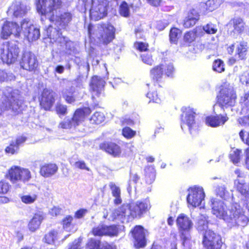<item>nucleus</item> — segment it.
<instances>
[{
	"label": "nucleus",
	"mask_w": 249,
	"mask_h": 249,
	"mask_svg": "<svg viewBox=\"0 0 249 249\" xmlns=\"http://www.w3.org/2000/svg\"><path fill=\"white\" fill-rule=\"evenodd\" d=\"M238 122L242 125L249 126V116H245L238 119Z\"/></svg>",
	"instance_id": "obj_64"
},
{
	"label": "nucleus",
	"mask_w": 249,
	"mask_h": 249,
	"mask_svg": "<svg viewBox=\"0 0 249 249\" xmlns=\"http://www.w3.org/2000/svg\"><path fill=\"white\" fill-rule=\"evenodd\" d=\"M14 76L12 73H7L3 71L0 70V81H7L12 80Z\"/></svg>",
	"instance_id": "obj_55"
},
{
	"label": "nucleus",
	"mask_w": 249,
	"mask_h": 249,
	"mask_svg": "<svg viewBox=\"0 0 249 249\" xmlns=\"http://www.w3.org/2000/svg\"><path fill=\"white\" fill-rule=\"evenodd\" d=\"M231 23L233 25L234 32L235 33H241L245 29V23L243 19L240 18H233L231 20Z\"/></svg>",
	"instance_id": "obj_32"
},
{
	"label": "nucleus",
	"mask_w": 249,
	"mask_h": 249,
	"mask_svg": "<svg viewBox=\"0 0 249 249\" xmlns=\"http://www.w3.org/2000/svg\"><path fill=\"white\" fill-rule=\"evenodd\" d=\"M21 31V26L20 27L17 23L6 21L2 26L0 36L3 39H7L12 35L18 37Z\"/></svg>",
	"instance_id": "obj_10"
},
{
	"label": "nucleus",
	"mask_w": 249,
	"mask_h": 249,
	"mask_svg": "<svg viewBox=\"0 0 249 249\" xmlns=\"http://www.w3.org/2000/svg\"><path fill=\"white\" fill-rule=\"evenodd\" d=\"M92 233L95 236L105 235L104 225H99L92 229Z\"/></svg>",
	"instance_id": "obj_51"
},
{
	"label": "nucleus",
	"mask_w": 249,
	"mask_h": 249,
	"mask_svg": "<svg viewBox=\"0 0 249 249\" xmlns=\"http://www.w3.org/2000/svg\"><path fill=\"white\" fill-rule=\"evenodd\" d=\"M107 9L106 3H100L97 5H93L90 9V16L95 20H99L107 14Z\"/></svg>",
	"instance_id": "obj_19"
},
{
	"label": "nucleus",
	"mask_w": 249,
	"mask_h": 249,
	"mask_svg": "<svg viewBox=\"0 0 249 249\" xmlns=\"http://www.w3.org/2000/svg\"><path fill=\"white\" fill-rule=\"evenodd\" d=\"M248 52L247 43L244 41L235 43V54L239 59L242 60L246 58Z\"/></svg>",
	"instance_id": "obj_29"
},
{
	"label": "nucleus",
	"mask_w": 249,
	"mask_h": 249,
	"mask_svg": "<svg viewBox=\"0 0 249 249\" xmlns=\"http://www.w3.org/2000/svg\"><path fill=\"white\" fill-rule=\"evenodd\" d=\"M56 37L53 36V39L56 42L58 45H59L60 50H64L65 43L63 39H60L61 38H66L65 37L62 36L61 33H59V31H56Z\"/></svg>",
	"instance_id": "obj_47"
},
{
	"label": "nucleus",
	"mask_w": 249,
	"mask_h": 249,
	"mask_svg": "<svg viewBox=\"0 0 249 249\" xmlns=\"http://www.w3.org/2000/svg\"><path fill=\"white\" fill-rule=\"evenodd\" d=\"M147 97L149 98L150 101L157 103L160 102V99L159 98L156 91L149 92L147 94Z\"/></svg>",
	"instance_id": "obj_57"
},
{
	"label": "nucleus",
	"mask_w": 249,
	"mask_h": 249,
	"mask_svg": "<svg viewBox=\"0 0 249 249\" xmlns=\"http://www.w3.org/2000/svg\"><path fill=\"white\" fill-rule=\"evenodd\" d=\"M109 186L111 190V193L113 196H118L121 195V190L120 188L114 183L110 182Z\"/></svg>",
	"instance_id": "obj_54"
},
{
	"label": "nucleus",
	"mask_w": 249,
	"mask_h": 249,
	"mask_svg": "<svg viewBox=\"0 0 249 249\" xmlns=\"http://www.w3.org/2000/svg\"><path fill=\"white\" fill-rule=\"evenodd\" d=\"M56 111L58 114L65 115L67 113V106L65 105L57 104L56 106Z\"/></svg>",
	"instance_id": "obj_59"
},
{
	"label": "nucleus",
	"mask_w": 249,
	"mask_h": 249,
	"mask_svg": "<svg viewBox=\"0 0 249 249\" xmlns=\"http://www.w3.org/2000/svg\"><path fill=\"white\" fill-rule=\"evenodd\" d=\"M29 10L26 5L20 1H15L9 8L8 12L16 17H20L25 15Z\"/></svg>",
	"instance_id": "obj_17"
},
{
	"label": "nucleus",
	"mask_w": 249,
	"mask_h": 249,
	"mask_svg": "<svg viewBox=\"0 0 249 249\" xmlns=\"http://www.w3.org/2000/svg\"><path fill=\"white\" fill-rule=\"evenodd\" d=\"M105 119L103 113L96 111L91 117L90 122L91 124H100L104 121Z\"/></svg>",
	"instance_id": "obj_34"
},
{
	"label": "nucleus",
	"mask_w": 249,
	"mask_h": 249,
	"mask_svg": "<svg viewBox=\"0 0 249 249\" xmlns=\"http://www.w3.org/2000/svg\"><path fill=\"white\" fill-rule=\"evenodd\" d=\"M57 14V12L56 13H54L55 18L54 19V20H51V21L54 22L55 24L57 26L63 27L67 24L71 19V16L70 13L64 12L59 16H58Z\"/></svg>",
	"instance_id": "obj_23"
},
{
	"label": "nucleus",
	"mask_w": 249,
	"mask_h": 249,
	"mask_svg": "<svg viewBox=\"0 0 249 249\" xmlns=\"http://www.w3.org/2000/svg\"><path fill=\"white\" fill-rule=\"evenodd\" d=\"M222 2V0H208L206 2L200 4V10L203 12L213 11L218 8Z\"/></svg>",
	"instance_id": "obj_26"
},
{
	"label": "nucleus",
	"mask_w": 249,
	"mask_h": 249,
	"mask_svg": "<svg viewBox=\"0 0 249 249\" xmlns=\"http://www.w3.org/2000/svg\"><path fill=\"white\" fill-rule=\"evenodd\" d=\"M100 147L114 157H119L122 152L120 146L114 142H104L101 143Z\"/></svg>",
	"instance_id": "obj_21"
},
{
	"label": "nucleus",
	"mask_w": 249,
	"mask_h": 249,
	"mask_svg": "<svg viewBox=\"0 0 249 249\" xmlns=\"http://www.w3.org/2000/svg\"><path fill=\"white\" fill-rule=\"evenodd\" d=\"M37 196L35 194H25L20 196L21 201L26 204L34 203L37 199Z\"/></svg>",
	"instance_id": "obj_35"
},
{
	"label": "nucleus",
	"mask_w": 249,
	"mask_h": 249,
	"mask_svg": "<svg viewBox=\"0 0 249 249\" xmlns=\"http://www.w3.org/2000/svg\"><path fill=\"white\" fill-rule=\"evenodd\" d=\"M235 184L236 186L237 190L242 195L245 196L246 197L249 196V186L247 184L236 180L235 181Z\"/></svg>",
	"instance_id": "obj_31"
},
{
	"label": "nucleus",
	"mask_w": 249,
	"mask_h": 249,
	"mask_svg": "<svg viewBox=\"0 0 249 249\" xmlns=\"http://www.w3.org/2000/svg\"><path fill=\"white\" fill-rule=\"evenodd\" d=\"M73 91V89L71 88L70 90L65 89L63 92V97L68 103L71 104L75 101Z\"/></svg>",
	"instance_id": "obj_38"
},
{
	"label": "nucleus",
	"mask_w": 249,
	"mask_h": 249,
	"mask_svg": "<svg viewBox=\"0 0 249 249\" xmlns=\"http://www.w3.org/2000/svg\"><path fill=\"white\" fill-rule=\"evenodd\" d=\"M213 71L218 72H222L225 71L224 62L220 59L215 60L213 65Z\"/></svg>",
	"instance_id": "obj_43"
},
{
	"label": "nucleus",
	"mask_w": 249,
	"mask_h": 249,
	"mask_svg": "<svg viewBox=\"0 0 249 249\" xmlns=\"http://www.w3.org/2000/svg\"><path fill=\"white\" fill-rule=\"evenodd\" d=\"M196 226L198 231L203 235V246L210 248L211 242L214 240V237L219 235L209 229L207 218L205 216L200 215L199 217Z\"/></svg>",
	"instance_id": "obj_6"
},
{
	"label": "nucleus",
	"mask_w": 249,
	"mask_h": 249,
	"mask_svg": "<svg viewBox=\"0 0 249 249\" xmlns=\"http://www.w3.org/2000/svg\"><path fill=\"white\" fill-rule=\"evenodd\" d=\"M241 151L236 149L230 154V158L234 163H238L240 160Z\"/></svg>",
	"instance_id": "obj_53"
},
{
	"label": "nucleus",
	"mask_w": 249,
	"mask_h": 249,
	"mask_svg": "<svg viewBox=\"0 0 249 249\" xmlns=\"http://www.w3.org/2000/svg\"><path fill=\"white\" fill-rule=\"evenodd\" d=\"M21 29H24L23 33L29 41L36 40L40 36L39 30L31 24L28 19H24L21 23Z\"/></svg>",
	"instance_id": "obj_12"
},
{
	"label": "nucleus",
	"mask_w": 249,
	"mask_h": 249,
	"mask_svg": "<svg viewBox=\"0 0 249 249\" xmlns=\"http://www.w3.org/2000/svg\"><path fill=\"white\" fill-rule=\"evenodd\" d=\"M91 113L89 107L77 109L74 112L71 119L74 127L80 125L84 121L85 117Z\"/></svg>",
	"instance_id": "obj_20"
},
{
	"label": "nucleus",
	"mask_w": 249,
	"mask_h": 249,
	"mask_svg": "<svg viewBox=\"0 0 249 249\" xmlns=\"http://www.w3.org/2000/svg\"><path fill=\"white\" fill-rule=\"evenodd\" d=\"M162 69L161 66H157L151 70V76L154 80L158 81L161 77L163 74Z\"/></svg>",
	"instance_id": "obj_36"
},
{
	"label": "nucleus",
	"mask_w": 249,
	"mask_h": 249,
	"mask_svg": "<svg viewBox=\"0 0 249 249\" xmlns=\"http://www.w3.org/2000/svg\"><path fill=\"white\" fill-rule=\"evenodd\" d=\"M59 127L62 129H71L74 127V125L71 119L67 117L59 123Z\"/></svg>",
	"instance_id": "obj_42"
},
{
	"label": "nucleus",
	"mask_w": 249,
	"mask_h": 249,
	"mask_svg": "<svg viewBox=\"0 0 249 249\" xmlns=\"http://www.w3.org/2000/svg\"><path fill=\"white\" fill-rule=\"evenodd\" d=\"M134 46L140 51H145L147 49L148 45L145 43L137 42L134 44Z\"/></svg>",
	"instance_id": "obj_62"
},
{
	"label": "nucleus",
	"mask_w": 249,
	"mask_h": 249,
	"mask_svg": "<svg viewBox=\"0 0 249 249\" xmlns=\"http://www.w3.org/2000/svg\"><path fill=\"white\" fill-rule=\"evenodd\" d=\"M104 229L105 235L107 236H116L118 232L116 226L114 225L108 226L104 225Z\"/></svg>",
	"instance_id": "obj_41"
},
{
	"label": "nucleus",
	"mask_w": 249,
	"mask_h": 249,
	"mask_svg": "<svg viewBox=\"0 0 249 249\" xmlns=\"http://www.w3.org/2000/svg\"><path fill=\"white\" fill-rule=\"evenodd\" d=\"M58 232L55 230H52L45 234L43 241L49 245H54L55 241L57 240Z\"/></svg>",
	"instance_id": "obj_30"
},
{
	"label": "nucleus",
	"mask_w": 249,
	"mask_h": 249,
	"mask_svg": "<svg viewBox=\"0 0 249 249\" xmlns=\"http://www.w3.org/2000/svg\"><path fill=\"white\" fill-rule=\"evenodd\" d=\"M1 50V58L3 62L9 64L17 61L20 50L16 43L6 42L3 44Z\"/></svg>",
	"instance_id": "obj_8"
},
{
	"label": "nucleus",
	"mask_w": 249,
	"mask_h": 249,
	"mask_svg": "<svg viewBox=\"0 0 249 249\" xmlns=\"http://www.w3.org/2000/svg\"><path fill=\"white\" fill-rule=\"evenodd\" d=\"M211 247L204 246L206 249H220L222 246V240L220 236H216L214 237V240L211 242Z\"/></svg>",
	"instance_id": "obj_39"
},
{
	"label": "nucleus",
	"mask_w": 249,
	"mask_h": 249,
	"mask_svg": "<svg viewBox=\"0 0 249 249\" xmlns=\"http://www.w3.org/2000/svg\"><path fill=\"white\" fill-rule=\"evenodd\" d=\"M20 65L25 70L33 71L37 67L38 62L34 53L30 52H25L22 56Z\"/></svg>",
	"instance_id": "obj_13"
},
{
	"label": "nucleus",
	"mask_w": 249,
	"mask_h": 249,
	"mask_svg": "<svg viewBox=\"0 0 249 249\" xmlns=\"http://www.w3.org/2000/svg\"><path fill=\"white\" fill-rule=\"evenodd\" d=\"M181 31L178 29L174 28L171 29L170 33V38L171 41L176 42L180 37Z\"/></svg>",
	"instance_id": "obj_44"
},
{
	"label": "nucleus",
	"mask_w": 249,
	"mask_h": 249,
	"mask_svg": "<svg viewBox=\"0 0 249 249\" xmlns=\"http://www.w3.org/2000/svg\"><path fill=\"white\" fill-rule=\"evenodd\" d=\"M73 166L74 167L80 169L86 170L88 171L90 170L89 168L87 166L86 163L83 160H79L75 162Z\"/></svg>",
	"instance_id": "obj_58"
},
{
	"label": "nucleus",
	"mask_w": 249,
	"mask_h": 249,
	"mask_svg": "<svg viewBox=\"0 0 249 249\" xmlns=\"http://www.w3.org/2000/svg\"><path fill=\"white\" fill-rule=\"evenodd\" d=\"M43 219L44 215L42 213L39 212L35 213L28 224L29 230L31 231H36L39 228Z\"/></svg>",
	"instance_id": "obj_25"
},
{
	"label": "nucleus",
	"mask_w": 249,
	"mask_h": 249,
	"mask_svg": "<svg viewBox=\"0 0 249 249\" xmlns=\"http://www.w3.org/2000/svg\"><path fill=\"white\" fill-rule=\"evenodd\" d=\"M120 14L124 17H128L130 15L129 6L125 2H123L120 6Z\"/></svg>",
	"instance_id": "obj_45"
},
{
	"label": "nucleus",
	"mask_w": 249,
	"mask_h": 249,
	"mask_svg": "<svg viewBox=\"0 0 249 249\" xmlns=\"http://www.w3.org/2000/svg\"><path fill=\"white\" fill-rule=\"evenodd\" d=\"M150 208L149 200L146 199L131 203L129 205H123L113 210L110 215L112 220H117L122 223L128 222L131 218H140Z\"/></svg>",
	"instance_id": "obj_2"
},
{
	"label": "nucleus",
	"mask_w": 249,
	"mask_h": 249,
	"mask_svg": "<svg viewBox=\"0 0 249 249\" xmlns=\"http://www.w3.org/2000/svg\"><path fill=\"white\" fill-rule=\"evenodd\" d=\"M184 109L185 110H183L181 115L182 124L181 127L183 129L185 125H187L190 131L191 132L192 129L195 125L194 113L190 108H185Z\"/></svg>",
	"instance_id": "obj_16"
},
{
	"label": "nucleus",
	"mask_w": 249,
	"mask_h": 249,
	"mask_svg": "<svg viewBox=\"0 0 249 249\" xmlns=\"http://www.w3.org/2000/svg\"><path fill=\"white\" fill-rule=\"evenodd\" d=\"M10 185L5 181H0V193L6 194L9 190Z\"/></svg>",
	"instance_id": "obj_60"
},
{
	"label": "nucleus",
	"mask_w": 249,
	"mask_h": 249,
	"mask_svg": "<svg viewBox=\"0 0 249 249\" xmlns=\"http://www.w3.org/2000/svg\"><path fill=\"white\" fill-rule=\"evenodd\" d=\"M60 39H63L65 43L64 50H63L66 51V52L67 53H70L68 51L71 50V48L73 46V43L71 41L68 40L66 38H61Z\"/></svg>",
	"instance_id": "obj_61"
},
{
	"label": "nucleus",
	"mask_w": 249,
	"mask_h": 249,
	"mask_svg": "<svg viewBox=\"0 0 249 249\" xmlns=\"http://www.w3.org/2000/svg\"><path fill=\"white\" fill-rule=\"evenodd\" d=\"M122 134L125 138L130 139L136 135V132L129 127H125L122 130Z\"/></svg>",
	"instance_id": "obj_46"
},
{
	"label": "nucleus",
	"mask_w": 249,
	"mask_h": 249,
	"mask_svg": "<svg viewBox=\"0 0 249 249\" xmlns=\"http://www.w3.org/2000/svg\"><path fill=\"white\" fill-rule=\"evenodd\" d=\"M105 83V81L100 77L94 76L92 77L90 86L91 90L95 93V95H98L101 93Z\"/></svg>",
	"instance_id": "obj_22"
},
{
	"label": "nucleus",
	"mask_w": 249,
	"mask_h": 249,
	"mask_svg": "<svg viewBox=\"0 0 249 249\" xmlns=\"http://www.w3.org/2000/svg\"><path fill=\"white\" fill-rule=\"evenodd\" d=\"M227 116L218 115L216 116H210L206 118V122L207 124L212 127H217L224 124L228 120Z\"/></svg>",
	"instance_id": "obj_27"
},
{
	"label": "nucleus",
	"mask_w": 249,
	"mask_h": 249,
	"mask_svg": "<svg viewBox=\"0 0 249 249\" xmlns=\"http://www.w3.org/2000/svg\"><path fill=\"white\" fill-rule=\"evenodd\" d=\"M177 223L181 232V238L185 242L190 238L188 232L192 228L193 223L189 218L183 214H181L178 216Z\"/></svg>",
	"instance_id": "obj_11"
},
{
	"label": "nucleus",
	"mask_w": 249,
	"mask_h": 249,
	"mask_svg": "<svg viewBox=\"0 0 249 249\" xmlns=\"http://www.w3.org/2000/svg\"><path fill=\"white\" fill-rule=\"evenodd\" d=\"M147 231L140 226H136L132 231L134 244L136 248H140L146 245L145 235Z\"/></svg>",
	"instance_id": "obj_14"
},
{
	"label": "nucleus",
	"mask_w": 249,
	"mask_h": 249,
	"mask_svg": "<svg viewBox=\"0 0 249 249\" xmlns=\"http://www.w3.org/2000/svg\"><path fill=\"white\" fill-rule=\"evenodd\" d=\"M21 104L18 90H13L10 87L0 89V107L1 109H11L15 112H19Z\"/></svg>",
	"instance_id": "obj_3"
},
{
	"label": "nucleus",
	"mask_w": 249,
	"mask_h": 249,
	"mask_svg": "<svg viewBox=\"0 0 249 249\" xmlns=\"http://www.w3.org/2000/svg\"><path fill=\"white\" fill-rule=\"evenodd\" d=\"M199 19V15L195 9L191 10L184 20L183 26L188 28L194 26Z\"/></svg>",
	"instance_id": "obj_24"
},
{
	"label": "nucleus",
	"mask_w": 249,
	"mask_h": 249,
	"mask_svg": "<svg viewBox=\"0 0 249 249\" xmlns=\"http://www.w3.org/2000/svg\"><path fill=\"white\" fill-rule=\"evenodd\" d=\"M212 213L217 218L223 220L230 227L246 226L249 218L245 214L243 208L238 203L230 205L217 198H212L210 200Z\"/></svg>",
	"instance_id": "obj_1"
},
{
	"label": "nucleus",
	"mask_w": 249,
	"mask_h": 249,
	"mask_svg": "<svg viewBox=\"0 0 249 249\" xmlns=\"http://www.w3.org/2000/svg\"><path fill=\"white\" fill-rule=\"evenodd\" d=\"M7 178L13 184L26 183L31 178L32 175L28 169L13 166L8 170Z\"/></svg>",
	"instance_id": "obj_5"
},
{
	"label": "nucleus",
	"mask_w": 249,
	"mask_h": 249,
	"mask_svg": "<svg viewBox=\"0 0 249 249\" xmlns=\"http://www.w3.org/2000/svg\"><path fill=\"white\" fill-rule=\"evenodd\" d=\"M203 29L208 34H215L217 31V28L216 26L212 24V23H208L205 26H203Z\"/></svg>",
	"instance_id": "obj_52"
},
{
	"label": "nucleus",
	"mask_w": 249,
	"mask_h": 249,
	"mask_svg": "<svg viewBox=\"0 0 249 249\" xmlns=\"http://www.w3.org/2000/svg\"><path fill=\"white\" fill-rule=\"evenodd\" d=\"M215 193L217 196L225 199H226L229 195V193L226 190V187L223 185L218 186L215 189Z\"/></svg>",
	"instance_id": "obj_40"
},
{
	"label": "nucleus",
	"mask_w": 249,
	"mask_h": 249,
	"mask_svg": "<svg viewBox=\"0 0 249 249\" xmlns=\"http://www.w3.org/2000/svg\"><path fill=\"white\" fill-rule=\"evenodd\" d=\"M141 57L142 62L146 64L151 66L154 63V60L150 53H144L141 55Z\"/></svg>",
	"instance_id": "obj_50"
},
{
	"label": "nucleus",
	"mask_w": 249,
	"mask_h": 249,
	"mask_svg": "<svg viewBox=\"0 0 249 249\" xmlns=\"http://www.w3.org/2000/svg\"><path fill=\"white\" fill-rule=\"evenodd\" d=\"M57 170V167L54 164H45L41 166L40 173L44 177H49L54 174Z\"/></svg>",
	"instance_id": "obj_28"
},
{
	"label": "nucleus",
	"mask_w": 249,
	"mask_h": 249,
	"mask_svg": "<svg viewBox=\"0 0 249 249\" xmlns=\"http://www.w3.org/2000/svg\"><path fill=\"white\" fill-rule=\"evenodd\" d=\"M61 5L60 0H37L36 2L38 13L47 17L50 20H54V13L59 9Z\"/></svg>",
	"instance_id": "obj_4"
},
{
	"label": "nucleus",
	"mask_w": 249,
	"mask_h": 249,
	"mask_svg": "<svg viewBox=\"0 0 249 249\" xmlns=\"http://www.w3.org/2000/svg\"><path fill=\"white\" fill-rule=\"evenodd\" d=\"M236 99V95L232 86L225 84L222 87L218 96V102L223 107L233 106Z\"/></svg>",
	"instance_id": "obj_7"
},
{
	"label": "nucleus",
	"mask_w": 249,
	"mask_h": 249,
	"mask_svg": "<svg viewBox=\"0 0 249 249\" xmlns=\"http://www.w3.org/2000/svg\"><path fill=\"white\" fill-rule=\"evenodd\" d=\"M18 150V147L15 143L14 141H12L10 145L5 148V152L7 153L14 154L17 153Z\"/></svg>",
	"instance_id": "obj_56"
},
{
	"label": "nucleus",
	"mask_w": 249,
	"mask_h": 249,
	"mask_svg": "<svg viewBox=\"0 0 249 249\" xmlns=\"http://www.w3.org/2000/svg\"><path fill=\"white\" fill-rule=\"evenodd\" d=\"M145 180L147 183L151 184L155 178V170L153 167H148L145 169Z\"/></svg>",
	"instance_id": "obj_33"
},
{
	"label": "nucleus",
	"mask_w": 249,
	"mask_h": 249,
	"mask_svg": "<svg viewBox=\"0 0 249 249\" xmlns=\"http://www.w3.org/2000/svg\"><path fill=\"white\" fill-rule=\"evenodd\" d=\"M102 28L103 32L101 33L100 39L104 44H107L114 39L115 29L110 24H104L102 25Z\"/></svg>",
	"instance_id": "obj_15"
},
{
	"label": "nucleus",
	"mask_w": 249,
	"mask_h": 249,
	"mask_svg": "<svg viewBox=\"0 0 249 249\" xmlns=\"http://www.w3.org/2000/svg\"><path fill=\"white\" fill-rule=\"evenodd\" d=\"M196 36V32L190 31L186 33L184 36V40L187 43H191L194 41Z\"/></svg>",
	"instance_id": "obj_49"
},
{
	"label": "nucleus",
	"mask_w": 249,
	"mask_h": 249,
	"mask_svg": "<svg viewBox=\"0 0 249 249\" xmlns=\"http://www.w3.org/2000/svg\"><path fill=\"white\" fill-rule=\"evenodd\" d=\"M73 220V217L70 215L66 216L62 220V225L63 229L67 231H71L73 228L71 223Z\"/></svg>",
	"instance_id": "obj_37"
},
{
	"label": "nucleus",
	"mask_w": 249,
	"mask_h": 249,
	"mask_svg": "<svg viewBox=\"0 0 249 249\" xmlns=\"http://www.w3.org/2000/svg\"><path fill=\"white\" fill-rule=\"evenodd\" d=\"M54 101L53 92L47 89H44L40 100L41 106L45 110H49L53 106Z\"/></svg>",
	"instance_id": "obj_18"
},
{
	"label": "nucleus",
	"mask_w": 249,
	"mask_h": 249,
	"mask_svg": "<svg viewBox=\"0 0 249 249\" xmlns=\"http://www.w3.org/2000/svg\"><path fill=\"white\" fill-rule=\"evenodd\" d=\"M240 80L243 84H249V71L242 75Z\"/></svg>",
	"instance_id": "obj_63"
},
{
	"label": "nucleus",
	"mask_w": 249,
	"mask_h": 249,
	"mask_svg": "<svg viewBox=\"0 0 249 249\" xmlns=\"http://www.w3.org/2000/svg\"><path fill=\"white\" fill-rule=\"evenodd\" d=\"M87 245L89 249H102L101 247L100 242L94 239H90Z\"/></svg>",
	"instance_id": "obj_48"
},
{
	"label": "nucleus",
	"mask_w": 249,
	"mask_h": 249,
	"mask_svg": "<svg viewBox=\"0 0 249 249\" xmlns=\"http://www.w3.org/2000/svg\"><path fill=\"white\" fill-rule=\"evenodd\" d=\"M187 201L188 205L196 207L200 205L205 197L203 189L199 186H194L188 189Z\"/></svg>",
	"instance_id": "obj_9"
}]
</instances>
